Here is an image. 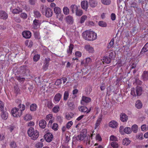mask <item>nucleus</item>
Instances as JSON below:
<instances>
[{
    "instance_id": "nucleus-14",
    "label": "nucleus",
    "mask_w": 148,
    "mask_h": 148,
    "mask_svg": "<svg viewBox=\"0 0 148 148\" xmlns=\"http://www.w3.org/2000/svg\"><path fill=\"white\" fill-rule=\"evenodd\" d=\"M85 49L86 51L90 53H93L94 50L93 47L90 45H86L85 46Z\"/></svg>"
},
{
    "instance_id": "nucleus-63",
    "label": "nucleus",
    "mask_w": 148,
    "mask_h": 148,
    "mask_svg": "<svg viewBox=\"0 0 148 148\" xmlns=\"http://www.w3.org/2000/svg\"><path fill=\"white\" fill-rule=\"evenodd\" d=\"M14 92L17 94H18L19 92L20 91V89L18 86L17 85L14 86Z\"/></svg>"
},
{
    "instance_id": "nucleus-3",
    "label": "nucleus",
    "mask_w": 148,
    "mask_h": 148,
    "mask_svg": "<svg viewBox=\"0 0 148 148\" xmlns=\"http://www.w3.org/2000/svg\"><path fill=\"white\" fill-rule=\"evenodd\" d=\"M135 89L134 88H132L131 90V94L134 97H136V96H140L142 93L143 89L141 87L137 86Z\"/></svg>"
},
{
    "instance_id": "nucleus-37",
    "label": "nucleus",
    "mask_w": 148,
    "mask_h": 148,
    "mask_svg": "<svg viewBox=\"0 0 148 148\" xmlns=\"http://www.w3.org/2000/svg\"><path fill=\"white\" fill-rule=\"evenodd\" d=\"M54 12L58 15L61 14V11L60 8L58 7H56L54 9Z\"/></svg>"
},
{
    "instance_id": "nucleus-50",
    "label": "nucleus",
    "mask_w": 148,
    "mask_h": 148,
    "mask_svg": "<svg viewBox=\"0 0 148 148\" xmlns=\"http://www.w3.org/2000/svg\"><path fill=\"white\" fill-rule=\"evenodd\" d=\"M62 79H59L57 80L55 82V85L58 87H60L62 84Z\"/></svg>"
},
{
    "instance_id": "nucleus-56",
    "label": "nucleus",
    "mask_w": 148,
    "mask_h": 148,
    "mask_svg": "<svg viewBox=\"0 0 148 148\" xmlns=\"http://www.w3.org/2000/svg\"><path fill=\"white\" fill-rule=\"evenodd\" d=\"M76 15L78 16H81L83 14V11L82 10H78V9L76 11Z\"/></svg>"
},
{
    "instance_id": "nucleus-39",
    "label": "nucleus",
    "mask_w": 148,
    "mask_h": 148,
    "mask_svg": "<svg viewBox=\"0 0 148 148\" xmlns=\"http://www.w3.org/2000/svg\"><path fill=\"white\" fill-rule=\"evenodd\" d=\"M32 116L30 114H27L24 117V120L26 121H29L32 119Z\"/></svg>"
},
{
    "instance_id": "nucleus-62",
    "label": "nucleus",
    "mask_w": 148,
    "mask_h": 148,
    "mask_svg": "<svg viewBox=\"0 0 148 148\" xmlns=\"http://www.w3.org/2000/svg\"><path fill=\"white\" fill-rule=\"evenodd\" d=\"M52 128L54 130H56L58 128V125L57 123H53L52 127Z\"/></svg>"
},
{
    "instance_id": "nucleus-25",
    "label": "nucleus",
    "mask_w": 148,
    "mask_h": 148,
    "mask_svg": "<svg viewBox=\"0 0 148 148\" xmlns=\"http://www.w3.org/2000/svg\"><path fill=\"white\" fill-rule=\"evenodd\" d=\"M131 129L134 133H136L138 132V126L136 124H134L132 126Z\"/></svg>"
},
{
    "instance_id": "nucleus-57",
    "label": "nucleus",
    "mask_w": 148,
    "mask_h": 148,
    "mask_svg": "<svg viewBox=\"0 0 148 148\" xmlns=\"http://www.w3.org/2000/svg\"><path fill=\"white\" fill-rule=\"evenodd\" d=\"M85 67V68L81 70L83 75H85L88 72V70L86 68V67Z\"/></svg>"
},
{
    "instance_id": "nucleus-18",
    "label": "nucleus",
    "mask_w": 148,
    "mask_h": 148,
    "mask_svg": "<svg viewBox=\"0 0 148 148\" xmlns=\"http://www.w3.org/2000/svg\"><path fill=\"white\" fill-rule=\"evenodd\" d=\"M91 99L90 97L82 96V97L81 102H82L83 101L86 103H88L91 102Z\"/></svg>"
},
{
    "instance_id": "nucleus-45",
    "label": "nucleus",
    "mask_w": 148,
    "mask_h": 148,
    "mask_svg": "<svg viewBox=\"0 0 148 148\" xmlns=\"http://www.w3.org/2000/svg\"><path fill=\"white\" fill-rule=\"evenodd\" d=\"M63 12L65 15H68L69 14V8L67 7H64L63 8Z\"/></svg>"
},
{
    "instance_id": "nucleus-2",
    "label": "nucleus",
    "mask_w": 148,
    "mask_h": 148,
    "mask_svg": "<svg viewBox=\"0 0 148 148\" xmlns=\"http://www.w3.org/2000/svg\"><path fill=\"white\" fill-rule=\"evenodd\" d=\"M18 107L19 108H14L11 110L12 114L14 117H20L22 114V111L25 109V106L24 104H20Z\"/></svg>"
},
{
    "instance_id": "nucleus-54",
    "label": "nucleus",
    "mask_w": 148,
    "mask_h": 148,
    "mask_svg": "<svg viewBox=\"0 0 148 148\" xmlns=\"http://www.w3.org/2000/svg\"><path fill=\"white\" fill-rule=\"evenodd\" d=\"M53 118H54L53 117V115L52 114H49L46 116L45 120L47 121H48Z\"/></svg>"
},
{
    "instance_id": "nucleus-52",
    "label": "nucleus",
    "mask_w": 148,
    "mask_h": 148,
    "mask_svg": "<svg viewBox=\"0 0 148 148\" xmlns=\"http://www.w3.org/2000/svg\"><path fill=\"white\" fill-rule=\"evenodd\" d=\"M53 103L51 101H48L47 103V106L49 109H51L53 107Z\"/></svg>"
},
{
    "instance_id": "nucleus-6",
    "label": "nucleus",
    "mask_w": 148,
    "mask_h": 148,
    "mask_svg": "<svg viewBox=\"0 0 148 148\" xmlns=\"http://www.w3.org/2000/svg\"><path fill=\"white\" fill-rule=\"evenodd\" d=\"M22 35L23 37L26 39L30 38L32 36V33L29 31L25 30L23 32Z\"/></svg>"
},
{
    "instance_id": "nucleus-61",
    "label": "nucleus",
    "mask_w": 148,
    "mask_h": 148,
    "mask_svg": "<svg viewBox=\"0 0 148 148\" xmlns=\"http://www.w3.org/2000/svg\"><path fill=\"white\" fill-rule=\"evenodd\" d=\"M50 59V58H45L44 61V64H46L49 65V62Z\"/></svg>"
},
{
    "instance_id": "nucleus-17",
    "label": "nucleus",
    "mask_w": 148,
    "mask_h": 148,
    "mask_svg": "<svg viewBox=\"0 0 148 148\" xmlns=\"http://www.w3.org/2000/svg\"><path fill=\"white\" fill-rule=\"evenodd\" d=\"M101 61H102L103 64H104V63L109 64L111 62V59L109 57L106 56L103 57V61L102 60H101Z\"/></svg>"
},
{
    "instance_id": "nucleus-46",
    "label": "nucleus",
    "mask_w": 148,
    "mask_h": 148,
    "mask_svg": "<svg viewBox=\"0 0 148 148\" xmlns=\"http://www.w3.org/2000/svg\"><path fill=\"white\" fill-rule=\"evenodd\" d=\"M34 17L38 18L41 16V14L38 11H34Z\"/></svg>"
},
{
    "instance_id": "nucleus-19",
    "label": "nucleus",
    "mask_w": 148,
    "mask_h": 148,
    "mask_svg": "<svg viewBox=\"0 0 148 148\" xmlns=\"http://www.w3.org/2000/svg\"><path fill=\"white\" fill-rule=\"evenodd\" d=\"M32 136H30V137H31V138L34 140H36L39 136V132L37 130L34 131V133L32 134Z\"/></svg>"
},
{
    "instance_id": "nucleus-1",
    "label": "nucleus",
    "mask_w": 148,
    "mask_h": 148,
    "mask_svg": "<svg viewBox=\"0 0 148 148\" xmlns=\"http://www.w3.org/2000/svg\"><path fill=\"white\" fill-rule=\"evenodd\" d=\"M82 36L86 40L93 41L97 38L96 33L92 31H86L82 33Z\"/></svg>"
},
{
    "instance_id": "nucleus-23",
    "label": "nucleus",
    "mask_w": 148,
    "mask_h": 148,
    "mask_svg": "<svg viewBox=\"0 0 148 148\" xmlns=\"http://www.w3.org/2000/svg\"><path fill=\"white\" fill-rule=\"evenodd\" d=\"M85 134H81L76 137V139L79 141L83 140L85 137Z\"/></svg>"
},
{
    "instance_id": "nucleus-20",
    "label": "nucleus",
    "mask_w": 148,
    "mask_h": 148,
    "mask_svg": "<svg viewBox=\"0 0 148 148\" xmlns=\"http://www.w3.org/2000/svg\"><path fill=\"white\" fill-rule=\"evenodd\" d=\"M62 95L60 93H58L56 94L55 95L54 97V100L57 103L60 100Z\"/></svg>"
},
{
    "instance_id": "nucleus-30",
    "label": "nucleus",
    "mask_w": 148,
    "mask_h": 148,
    "mask_svg": "<svg viewBox=\"0 0 148 148\" xmlns=\"http://www.w3.org/2000/svg\"><path fill=\"white\" fill-rule=\"evenodd\" d=\"M90 138L89 136H86L85 134V138L83 140L84 143H86V145H90Z\"/></svg>"
},
{
    "instance_id": "nucleus-49",
    "label": "nucleus",
    "mask_w": 148,
    "mask_h": 148,
    "mask_svg": "<svg viewBox=\"0 0 148 148\" xmlns=\"http://www.w3.org/2000/svg\"><path fill=\"white\" fill-rule=\"evenodd\" d=\"M17 79L20 82L23 83L25 80V78L21 76H17L16 77Z\"/></svg>"
},
{
    "instance_id": "nucleus-55",
    "label": "nucleus",
    "mask_w": 148,
    "mask_h": 148,
    "mask_svg": "<svg viewBox=\"0 0 148 148\" xmlns=\"http://www.w3.org/2000/svg\"><path fill=\"white\" fill-rule=\"evenodd\" d=\"M110 141H118V139L116 136L114 135H111L110 136Z\"/></svg>"
},
{
    "instance_id": "nucleus-24",
    "label": "nucleus",
    "mask_w": 148,
    "mask_h": 148,
    "mask_svg": "<svg viewBox=\"0 0 148 148\" xmlns=\"http://www.w3.org/2000/svg\"><path fill=\"white\" fill-rule=\"evenodd\" d=\"M102 120V116L99 117L96 121L95 125V129H96L100 125Z\"/></svg>"
},
{
    "instance_id": "nucleus-29",
    "label": "nucleus",
    "mask_w": 148,
    "mask_h": 148,
    "mask_svg": "<svg viewBox=\"0 0 148 148\" xmlns=\"http://www.w3.org/2000/svg\"><path fill=\"white\" fill-rule=\"evenodd\" d=\"M22 9L20 8H15L12 10V12L13 14H18L20 12H22Z\"/></svg>"
},
{
    "instance_id": "nucleus-31",
    "label": "nucleus",
    "mask_w": 148,
    "mask_h": 148,
    "mask_svg": "<svg viewBox=\"0 0 148 148\" xmlns=\"http://www.w3.org/2000/svg\"><path fill=\"white\" fill-rule=\"evenodd\" d=\"M60 110V108L58 105H56L52 109V111L54 113H57Z\"/></svg>"
},
{
    "instance_id": "nucleus-60",
    "label": "nucleus",
    "mask_w": 148,
    "mask_h": 148,
    "mask_svg": "<svg viewBox=\"0 0 148 148\" xmlns=\"http://www.w3.org/2000/svg\"><path fill=\"white\" fill-rule=\"evenodd\" d=\"M11 148H15L17 147L16 143L14 141H12L10 144Z\"/></svg>"
},
{
    "instance_id": "nucleus-64",
    "label": "nucleus",
    "mask_w": 148,
    "mask_h": 148,
    "mask_svg": "<svg viewBox=\"0 0 148 148\" xmlns=\"http://www.w3.org/2000/svg\"><path fill=\"white\" fill-rule=\"evenodd\" d=\"M114 38H112L111 40V41L109 43V44L108 46V48H110L113 46L114 44Z\"/></svg>"
},
{
    "instance_id": "nucleus-38",
    "label": "nucleus",
    "mask_w": 148,
    "mask_h": 148,
    "mask_svg": "<svg viewBox=\"0 0 148 148\" xmlns=\"http://www.w3.org/2000/svg\"><path fill=\"white\" fill-rule=\"evenodd\" d=\"M27 67L25 65H23L21 66L20 70L22 73L24 74L26 73L27 70Z\"/></svg>"
},
{
    "instance_id": "nucleus-16",
    "label": "nucleus",
    "mask_w": 148,
    "mask_h": 148,
    "mask_svg": "<svg viewBox=\"0 0 148 148\" xmlns=\"http://www.w3.org/2000/svg\"><path fill=\"white\" fill-rule=\"evenodd\" d=\"M47 125V123L46 121L42 119L39 121V125L40 127L42 129L45 128Z\"/></svg>"
},
{
    "instance_id": "nucleus-48",
    "label": "nucleus",
    "mask_w": 148,
    "mask_h": 148,
    "mask_svg": "<svg viewBox=\"0 0 148 148\" xmlns=\"http://www.w3.org/2000/svg\"><path fill=\"white\" fill-rule=\"evenodd\" d=\"M111 145L114 148H117L119 147V145L116 141H113L111 143Z\"/></svg>"
},
{
    "instance_id": "nucleus-42",
    "label": "nucleus",
    "mask_w": 148,
    "mask_h": 148,
    "mask_svg": "<svg viewBox=\"0 0 148 148\" xmlns=\"http://www.w3.org/2000/svg\"><path fill=\"white\" fill-rule=\"evenodd\" d=\"M70 109L72 110L73 109L75 108V105L72 101H68L67 103Z\"/></svg>"
},
{
    "instance_id": "nucleus-9",
    "label": "nucleus",
    "mask_w": 148,
    "mask_h": 148,
    "mask_svg": "<svg viewBox=\"0 0 148 148\" xmlns=\"http://www.w3.org/2000/svg\"><path fill=\"white\" fill-rule=\"evenodd\" d=\"M81 5L82 8L85 10H87L88 7V3L86 1H83L81 3Z\"/></svg>"
},
{
    "instance_id": "nucleus-34",
    "label": "nucleus",
    "mask_w": 148,
    "mask_h": 148,
    "mask_svg": "<svg viewBox=\"0 0 148 148\" xmlns=\"http://www.w3.org/2000/svg\"><path fill=\"white\" fill-rule=\"evenodd\" d=\"M34 129L32 127L29 128L27 131V134L29 136H32L33 133H34Z\"/></svg>"
},
{
    "instance_id": "nucleus-35",
    "label": "nucleus",
    "mask_w": 148,
    "mask_h": 148,
    "mask_svg": "<svg viewBox=\"0 0 148 148\" xmlns=\"http://www.w3.org/2000/svg\"><path fill=\"white\" fill-rule=\"evenodd\" d=\"M143 79L144 80H146L148 79V72L144 71L142 75Z\"/></svg>"
},
{
    "instance_id": "nucleus-26",
    "label": "nucleus",
    "mask_w": 148,
    "mask_h": 148,
    "mask_svg": "<svg viewBox=\"0 0 148 148\" xmlns=\"http://www.w3.org/2000/svg\"><path fill=\"white\" fill-rule=\"evenodd\" d=\"M131 141L129 138H125L122 141V144L125 145H128L130 143Z\"/></svg>"
},
{
    "instance_id": "nucleus-15",
    "label": "nucleus",
    "mask_w": 148,
    "mask_h": 148,
    "mask_svg": "<svg viewBox=\"0 0 148 148\" xmlns=\"http://www.w3.org/2000/svg\"><path fill=\"white\" fill-rule=\"evenodd\" d=\"M89 3L90 7L92 8L96 7L98 3L97 1L96 0H89Z\"/></svg>"
},
{
    "instance_id": "nucleus-5",
    "label": "nucleus",
    "mask_w": 148,
    "mask_h": 148,
    "mask_svg": "<svg viewBox=\"0 0 148 148\" xmlns=\"http://www.w3.org/2000/svg\"><path fill=\"white\" fill-rule=\"evenodd\" d=\"M44 137L46 141L49 143L52 140L53 136L51 133L48 132L45 135Z\"/></svg>"
},
{
    "instance_id": "nucleus-58",
    "label": "nucleus",
    "mask_w": 148,
    "mask_h": 148,
    "mask_svg": "<svg viewBox=\"0 0 148 148\" xmlns=\"http://www.w3.org/2000/svg\"><path fill=\"white\" fill-rule=\"evenodd\" d=\"M141 128L142 131H145L148 129V127L146 125L144 124L141 126Z\"/></svg>"
},
{
    "instance_id": "nucleus-13",
    "label": "nucleus",
    "mask_w": 148,
    "mask_h": 148,
    "mask_svg": "<svg viewBox=\"0 0 148 148\" xmlns=\"http://www.w3.org/2000/svg\"><path fill=\"white\" fill-rule=\"evenodd\" d=\"M110 127L112 128H116L118 126V123L116 121L113 120L110 122L109 123Z\"/></svg>"
},
{
    "instance_id": "nucleus-41",
    "label": "nucleus",
    "mask_w": 148,
    "mask_h": 148,
    "mask_svg": "<svg viewBox=\"0 0 148 148\" xmlns=\"http://www.w3.org/2000/svg\"><path fill=\"white\" fill-rule=\"evenodd\" d=\"M70 9H71L72 12L73 13L74 12H76L78 9L77 5H71Z\"/></svg>"
},
{
    "instance_id": "nucleus-43",
    "label": "nucleus",
    "mask_w": 148,
    "mask_h": 148,
    "mask_svg": "<svg viewBox=\"0 0 148 148\" xmlns=\"http://www.w3.org/2000/svg\"><path fill=\"white\" fill-rule=\"evenodd\" d=\"M101 1L103 4L106 5H110L111 2L110 0H101Z\"/></svg>"
},
{
    "instance_id": "nucleus-40",
    "label": "nucleus",
    "mask_w": 148,
    "mask_h": 148,
    "mask_svg": "<svg viewBox=\"0 0 148 148\" xmlns=\"http://www.w3.org/2000/svg\"><path fill=\"white\" fill-rule=\"evenodd\" d=\"M74 46L72 44H70L69 47V48L67 49V52L68 53L71 54L72 52V50L73 49Z\"/></svg>"
},
{
    "instance_id": "nucleus-47",
    "label": "nucleus",
    "mask_w": 148,
    "mask_h": 148,
    "mask_svg": "<svg viewBox=\"0 0 148 148\" xmlns=\"http://www.w3.org/2000/svg\"><path fill=\"white\" fill-rule=\"evenodd\" d=\"M40 58V56L39 54H36L33 57V60L34 62H36L39 60Z\"/></svg>"
},
{
    "instance_id": "nucleus-33",
    "label": "nucleus",
    "mask_w": 148,
    "mask_h": 148,
    "mask_svg": "<svg viewBox=\"0 0 148 148\" xmlns=\"http://www.w3.org/2000/svg\"><path fill=\"white\" fill-rule=\"evenodd\" d=\"M148 51V42L146 43L141 49V52L145 53Z\"/></svg>"
},
{
    "instance_id": "nucleus-7",
    "label": "nucleus",
    "mask_w": 148,
    "mask_h": 148,
    "mask_svg": "<svg viewBox=\"0 0 148 148\" xmlns=\"http://www.w3.org/2000/svg\"><path fill=\"white\" fill-rule=\"evenodd\" d=\"M92 62V59L90 57H88L86 59L85 62L84 61H82L81 63V66H83L84 64V66L85 67H86L87 65L90 64Z\"/></svg>"
},
{
    "instance_id": "nucleus-28",
    "label": "nucleus",
    "mask_w": 148,
    "mask_h": 148,
    "mask_svg": "<svg viewBox=\"0 0 148 148\" xmlns=\"http://www.w3.org/2000/svg\"><path fill=\"white\" fill-rule=\"evenodd\" d=\"M2 112L1 114L2 118L4 120L6 119L8 117V113L6 111L3 110V111H1Z\"/></svg>"
},
{
    "instance_id": "nucleus-36",
    "label": "nucleus",
    "mask_w": 148,
    "mask_h": 148,
    "mask_svg": "<svg viewBox=\"0 0 148 148\" xmlns=\"http://www.w3.org/2000/svg\"><path fill=\"white\" fill-rule=\"evenodd\" d=\"M124 131L125 133L130 134L132 132V131L131 128L127 127L124 129Z\"/></svg>"
},
{
    "instance_id": "nucleus-59",
    "label": "nucleus",
    "mask_w": 148,
    "mask_h": 148,
    "mask_svg": "<svg viewBox=\"0 0 148 148\" xmlns=\"http://www.w3.org/2000/svg\"><path fill=\"white\" fill-rule=\"evenodd\" d=\"M20 17L23 19H25L27 18V15L26 13H23L20 14Z\"/></svg>"
},
{
    "instance_id": "nucleus-4",
    "label": "nucleus",
    "mask_w": 148,
    "mask_h": 148,
    "mask_svg": "<svg viewBox=\"0 0 148 148\" xmlns=\"http://www.w3.org/2000/svg\"><path fill=\"white\" fill-rule=\"evenodd\" d=\"M42 23L41 20L35 19L33 22V28L35 29H38L40 28Z\"/></svg>"
},
{
    "instance_id": "nucleus-12",
    "label": "nucleus",
    "mask_w": 148,
    "mask_h": 148,
    "mask_svg": "<svg viewBox=\"0 0 148 148\" xmlns=\"http://www.w3.org/2000/svg\"><path fill=\"white\" fill-rule=\"evenodd\" d=\"M120 120L123 122H126L128 119V116L124 113H122L120 115Z\"/></svg>"
},
{
    "instance_id": "nucleus-11",
    "label": "nucleus",
    "mask_w": 148,
    "mask_h": 148,
    "mask_svg": "<svg viewBox=\"0 0 148 148\" xmlns=\"http://www.w3.org/2000/svg\"><path fill=\"white\" fill-rule=\"evenodd\" d=\"M53 14V10L51 8H47L45 9V16L46 17H51Z\"/></svg>"
},
{
    "instance_id": "nucleus-8",
    "label": "nucleus",
    "mask_w": 148,
    "mask_h": 148,
    "mask_svg": "<svg viewBox=\"0 0 148 148\" xmlns=\"http://www.w3.org/2000/svg\"><path fill=\"white\" fill-rule=\"evenodd\" d=\"M8 18V14L4 11H0V18L4 20L7 19Z\"/></svg>"
},
{
    "instance_id": "nucleus-22",
    "label": "nucleus",
    "mask_w": 148,
    "mask_h": 148,
    "mask_svg": "<svg viewBox=\"0 0 148 148\" xmlns=\"http://www.w3.org/2000/svg\"><path fill=\"white\" fill-rule=\"evenodd\" d=\"M143 105L141 101L140 100H138L135 103V107L138 109L141 108Z\"/></svg>"
},
{
    "instance_id": "nucleus-44",
    "label": "nucleus",
    "mask_w": 148,
    "mask_h": 148,
    "mask_svg": "<svg viewBox=\"0 0 148 148\" xmlns=\"http://www.w3.org/2000/svg\"><path fill=\"white\" fill-rule=\"evenodd\" d=\"M69 95V92L66 91L64 94L63 99L64 101H66Z\"/></svg>"
},
{
    "instance_id": "nucleus-10",
    "label": "nucleus",
    "mask_w": 148,
    "mask_h": 148,
    "mask_svg": "<svg viewBox=\"0 0 148 148\" xmlns=\"http://www.w3.org/2000/svg\"><path fill=\"white\" fill-rule=\"evenodd\" d=\"M78 109L80 112H86V113L89 112L91 110L90 109L88 110L87 107L83 106H79Z\"/></svg>"
},
{
    "instance_id": "nucleus-21",
    "label": "nucleus",
    "mask_w": 148,
    "mask_h": 148,
    "mask_svg": "<svg viewBox=\"0 0 148 148\" xmlns=\"http://www.w3.org/2000/svg\"><path fill=\"white\" fill-rule=\"evenodd\" d=\"M66 22L69 24H72L73 22V17L71 16H68L66 18Z\"/></svg>"
},
{
    "instance_id": "nucleus-51",
    "label": "nucleus",
    "mask_w": 148,
    "mask_h": 148,
    "mask_svg": "<svg viewBox=\"0 0 148 148\" xmlns=\"http://www.w3.org/2000/svg\"><path fill=\"white\" fill-rule=\"evenodd\" d=\"M87 17L86 15L82 16L80 19L79 22L80 23L82 24L84 23L85 20L87 19Z\"/></svg>"
},
{
    "instance_id": "nucleus-32",
    "label": "nucleus",
    "mask_w": 148,
    "mask_h": 148,
    "mask_svg": "<svg viewBox=\"0 0 148 148\" xmlns=\"http://www.w3.org/2000/svg\"><path fill=\"white\" fill-rule=\"evenodd\" d=\"M74 115V114L72 113H66L65 118L68 120H70L72 119Z\"/></svg>"
},
{
    "instance_id": "nucleus-27",
    "label": "nucleus",
    "mask_w": 148,
    "mask_h": 148,
    "mask_svg": "<svg viewBox=\"0 0 148 148\" xmlns=\"http://www.w3.org/2000/svg\"><path fill=\"white\" fill-rule=\"evenodd\" d=\"M37 108V106L35 103H33L30 106V110L31 111H36Z\"/></svg>"
},
{
    "instance_id": "nucleus-53",
    "label": "nucleus",
    "mask_w": 148,
    "mask_h": 148,
    "mask_svg": "<svg viewBox=\"0 0 148 148\" xmlns=\"http://www.w3.org/2000/svg\"><path fill=\"white\" fill-rule=\"evenodd\" d=\"M99 25L101 27H105L107 26L106 23L103 21H99L98 23Z\"/></svg>"
}]
</instances>
